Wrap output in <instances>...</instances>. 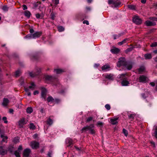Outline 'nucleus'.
Masks as SVG:
<instances>
[{
    "label": "nucleus",
    "mask_w": 157,
    "mask_h": 157,
    "mask_svg": "<svg viewBox=\"0 0 157 157\" xmlns=\"http://www.w3.org/2000/svg\"><path fill=\"white\" fill-rule=\"evenodd\" d=\"M145 69V67L144 66H141L139 68L136 69V71L139 74H141Z\"/></svg>",
    "instance_id": "nucleus-21"
},
{
    "label": "nucleus",
    "mask_w": 157,
    "mask_h": 157,
    "mask_svg": "<svg viewBox=\"0 0 157 157\" xmlns=\"http://www.w3.org/2000/svg\"><path fill=\"white\" fill-rule=\"evenodd\" d=\"M144 56L145 59H150L152 57L150 53L146 54L144 55Z\"/></svg>",
    "instance_id": "nucleus-25"
},
{
    "label": "nucleus",
    "mask_w": 157,
    "mask_h": 157,
    "mask_svg": "<svg viewBox=\"0 0 157 157\" xmlns=\"http://www.w3.org/2000/svg\"><path fill=\"white\" fill-rule=\"evenodd\" d=\"M7 150L4 149L2 146H0V155H5L7 154Z\"/></svg>",
    "instance_id": "nucleus-14"
},
{
    "label": "nucleus",
    "mask_w": 157,
    "mask_h": 157,
    "mask_svg": "<svg viewBox=\"0 0 157 157\" xmlns=\"http://www.w3.org/2000/svg\"><path fill=\"white\" fill-rule=\"evenodd\" d=\"M53 2L55 4L57 5L59 3V0H52Z\"/></svg>",
    "instance_id": "nucleus-52"
},
{
    "label": "nucleus",
    "mask_w": 157,
    "mask_h": 157,
    "mask_svg": "<svg viewBox=\"0 0 157 157\" xmlns=\"http://www.w3.org/2000/svg\"><path fill=\"white\" fill-rule=\"evenodd\" d=\"M51 17V19L53 20H54L55 19V14L53 13L52 12L51 13L50 15Z\"/></svg>",
    "instance_id": "nucleus-42"
},
{
    "label": "nucleus",
    "mask_w": 157,
    "mask_h": 157,
    "mask_svg": "<svg viewBox=\"0 0 157 157\" xmlns=\"http://www.w3.org/2000/svg\"><path fill=\"white\" fill-rule=\"evenodd\" d=\"M7 118L6 117H4L2 118V120L4 121V122L5 123H7L8 122L6 120Z\"/></svg>",
    "instance_id": "nucleus-54"
},
{
    "label": "nucleus",
    "mask_w": 157,
    "mask_h": 157,
    "mask_svg": "<svg viewBox=\"0 0 157 157\" xmlns=\"http://www.w3.org/2000/svg\"><path fill=\"white\" fill-rule=\"evenodd\" d=\"M150 84L152 86H155V84L154 82H151L150 83Z\"/></svg>",
    "instance_id": "nucleus-63"
},
{
    "label": "nucleus",
    "mask_w": 157,
    "mask_h": 157,
    "mask_svg": "<svg viewBox=\"0 0 157 157\" xmlns=\"http://www.w3.org/2000/svg\"><path fill=\"white\" fill-rule=\"evenodd\" d=\"M123 131L125 136H127L128 134V132L127 130L124 128L123 129Z\"/></svg>",
    "instance_id": "nucleus-51"
},
{
    "label": "nucleus",
    "mask_w": 157,
    "mask_h": 157,
    "mask_svg": "<svg viewBox=\"0 0 157 157\" xmlns=\"http://www.w3.org/2000/svg\"><path fill=\"white\" fill-rule=\"evenodd\" d=\"M111 52L113 54H117L120 51V49L116 48H114L110 50Z\"/></svg>",
    "instance_id": "nucleus-19"
},
{
    "label": "nucleus",
    "mask_w": 157,
    "mask_h": 157,
    "mask_svg": "<svg viewBox=\"0 0 157 157\" xmlns=\"http://www.w3.org/2000/svg\"><path fill=\"white\" fill-rule=\"evenodd\" d=\"M54 71L57 74H59L63 72H64V71L61 69H55L54 70Z\"/></svg>",
    "instance_id": "nucleus-28"
},
{
    "label": "nucleus",
    "mask_w": 157,
    "mask_h": 157,
    "mask_svg": "<svg viewBox=\"0 0 157 157\" xmlns=\"http://www.w3.org/2000/svg\"><path fill=\"white\" fill-rule=\"evenodd\" d=\"M24 13L25 16L28 18H29L30 17L31 14V13L28 10L25 11L24 12Z\"/></svg>",
    "instance_id": "nucleus-27"
},
{
    "label": "nucleus",
    "mask_w": 157,
    "mask_h": 157,
    "mask_svg": "<svg viewBox=\"0 0 157 157\" xmlns=\"http://www.w3.org/2000/svg\"><path fill=\"white\" fill-rule=\"evenodd\" d=\"M1 137L2 138V142H6V143L7 142V140L8 139V137L7 136H4L3 135L1 134Z\"/></svg>",
    "instance_id": "nucleus-29"
},
{
    "label": "nucleus",
    "mask_w": 157,
    "mask_h": 157,
    "mask_svg": "<svg viewBox=\"0 0 157 157\" xmlns=\"http://www.w3.org/2000/svg\"><path fill=\"white\" fill-rule=\"evenodd\" d=\"M93 117H90L86 118V122H89L93 120Z\"/></svg>",
    "instance_id": "nucleus-38"
},
{
    "label": "nucleus",
    "mask_w": 157,
    "mask_h": 157,
    "mask_svg": "<svg viewBox=\"0 0 157 157\" xmlns=\"http://www.w3.org/2000/svg\"><path fill=\"white\" fill-rule=\"evenodd\" d=\"M149 19L153 21H157V17H151L149 18Z\"/></svg>",
    "instance_id": "nucleus-44"
},
{
    "label": "nucleus",
    "mask_w": 157,
    "mask_h": 157,
    "mask_svg": "<svg viewBox=\"0 0 157 157\" xmlns=\"http://www.w3.org/2000/svg\"><path fill=\"white\" fill-rule=\"evenodd\" d=\"M13 147L11 145H10L8 147V150L10 151V153H11L13 152Z\"/></svg>",
    "instance_id": "nucleus-41"
},
{
    "label": "nucleus",
    "mask_w": 157,
    "mask_h": 157,
    "mask_svg": "<svg viewBox=\"0 0 157 157\" xmlns=\"http://www.w3.org/2000/svg\"><path fill=\"white\" fill-rule=\"evenodd\" d=\"M127 62L124 57H121L119 59V60L117 63V66L120 67L121 66L125 67Z\"/></svg>",
    "instance_id": "nucleus-2"
},
{
    "label": "nucleus",
    "mask_w": 157,
    "mask_h": 157,
    "mask_svg": "<svg viewBox=\"0 0 157 157\" xmlns=\"http://www.w3.org/2000/svg\"><path fill=\"white\" fill-rule=\"evenodd\" d=\"M129 84V82L124 79L121 82V85L122 86H127Z\"/></svg>",
    "instance_id": "nucleus-23"
},
{
    "label": "nucleus",
    "mask_w": 157,
    "mask_h": 157,
    "mask_svg": "<svg viewBox=\"0 0 157 157\" xmlns=\"http://www.w3.org/2000/svg\"><path fill=\"white\" fill-rule=\"evenodd\" d=\"M110 68V66L109 64H105L101 67V69L102 71H107L109 70Z\"/></svg>",
    "instance_id": "nucleus-20"
},
{
    "label": "nucleus",
    "mask_w": 157,
    "mask_h": 157,
    "mask_svg": "<svg viewBox=\"0 0 157 157\" xmlns=\"http://www.w3.org/2000/svg\"><path fill=\"white\" fill-rule=\"evenodd\" d=\"M83 23L84 24H86L87 25H89V23L88 21L87 20H84L83 21Z\"/></svg>",
    "instance_id": "nucleus-59"
},
{
    "label": "nucleus",
    "mask_w": 157,
    "mask_h": 157,
    "mask_svg": "<svg viewBox=\"0 0 157 157\" xmlns=\"http://www.w3.org/2000/svg\"><path fill=\"white\" fill-rule=\"evenodd\" d=\"M22 146L21 145L19 146L18 148V150L20 151V150H22Z\"/></svg>",
    "instance_id": "nucleus-61"
},
{
    "label": "nucleus",
    "mask_w": 157,
    "mask_h": 157,
    "mask_svg": "<svg viewBox=\"0 0 157 157\" xmlns=\"http://www.w3.org/2000/svg\"><path fill=\"white\" fill-rule=\"evenodd\" d=\"M37 136L38 135L37 134H35L33 135V137L34 139H36L37 137Z\"/></svg>",
    "instance_id": "nucleus-62"
},
{
    "label": "nucleus",
    "mask_w": 157,
    "mask_h": 157,
    "mask_svg": "<svg viewBox=\"0 0 157 157\" xmlns=\"http://www.w3.org/2000/svg\"><path fill=\"white\" fill-rule=\"evenodd\" d=\"M20 82H21V85H22L23 84V83H24V79L21 78L20 80Z\"/></svg>",
    "instance_id": "nucleus-60"
},
{
    "label": "nucleus",
    "mask_w": 157,
    "mask_h": 157,
    "mask_svg": "<svg viewBox=\"0 0 157 157\" xmlns=\"http://www.w3.org/2000/svg\"><path fill=\"white\" fill-rule=\"evenodd\" d=\"M47 124L51 125L53 123V121L50 118H49L46 121Z\"/></svg>",
    "instance_id": "nucleus-30"
},
{
    "label": "nucleus",
    "mask_w": 157,
    "mask_h": 157,
    "mask_svg": "<svg viewBox=\"0 0 157 157\" xmlns=\"http://www.w3.org/2000/svg\"><path fill=\"white\" fill-rule=\"evenodd\" d=\"M19 139L18 137H15L14 138L13 141L15 143H17L19 142Z\"/></svg>",
    "instance_id": "nucleus-39"
},
{
    "label": "nucleus",
    "mask_w": 157,
    "mask_h": 157,
    "mask_svg": "<svg viewBox=\"0 0 157 157\" xmlns=\"http://www.w3.org/2000/svg\"><path fill=\"white\" fill-rule=\"evenodd\" d=\"M29 128L31 129L34 130L35 129L36 127L33 123H31L30 124Z\"/></svg>",
    "instance_id": "nucleus-37"
},
{
    "label": "nucleus",
    "mask_w": 157,
    "mask_h": 157,
    "mask_svg": "<svg viewBox=\"0 0 157 157\" xmlns=\"http://www.w3.org/2000/svg\"><path fill=\"white\" fill-rule=\"evenodd\" d=\"M24 38L30 39L33 38L32 34H28L24 37Z\"/></svg>",
    "instance_id": "nucleus-36"
},
{
    "label": "nucleus",
    "mask_w": 157,
    "mask_h": 157,
    "mask_svg": "<svg viewBox=\"0 0 157 157\" xmlns=\"http://www.w3.org/2000/svg\"><path fill=\"white\" fill-rule=\"evenodd\" d=\"M90 127L89 130L90 133L92 134H94L95 133V131L93 128L94 127V124H90Z\"/></svg>",
    "instance_id": "nucleus-18"
},
{
    "label": "nucleus",
    "mask_w": 157,
    "mask_h": 157,
    "mask_svg": "<svg viewBox=\"0 0 157 157\" xmlns=\"http://www.w3.org/2000/svg\"><path fill=\"white\" fill-rule=\"evenodd\" d=\"M39 94V92L37 90L33 92V94L34 95H36Z\"/></svg>",
    "instance_id": "nucleus-64"
},
{
    "label": "nucleus",
    "mask_w": 157,
    "mask_h": 157,
    "mask_svg": "<svg viewBox=\"0 0 157 157\" xmlns=\"http://www.w3.org/2000/svg\"><path fill=\"white\" fill-rule=\"evenodd\" d=\"M35 85L33 82H32L31 83V85L29 86V88L30 89L33 90L34 89Z\"/></svg>",
    "instance_id": "nucleus-40"
},
{
    "label": "nucleus",
    "mask_w": 157,
    "mask_h": 157,
    "mask_svg": "<svg viewBox=\"0 0 157 157\" xmlns=\"http://www.w3.org/2000/svg\"><path fill=\"white\" fill-rule=\"evenodd\" d=\"M118 117H116L114 118L111 119L110 121L111 123L113 125H115L118 124V122L117 121L118 119Z\"/></svg>",
    "instance_id": "nucleus-16"
},
{
    "label": "nucleus",
    "mask_w": 157,
    "mask_h": 157,
    "mask_svg": "<svg viewBox=\"0 0 157 157\" xmlns=\"http://www.w3.org/2000/svg\"><path fill=\"white\" fill-rule=\"evenodd\" d=\"M155 134V136L156 138H157V128H156L155 129V132L154 133Z\"/></svg>",
    "instance_id": "nucleus-56"
},
{
    "label": "nucleus",
    "mask_w": 157,
    "mask_h": 157,
    "mask_svg": "<svg viewBox=\"0 0 157 157\" xmlns=\"http://www.w3.org/2000/svg\"><path fill=\"white\" fill-rule=\"evenodd\" d=\"M30 146L33 149H36L39 148V143L35 141H32L30 143Z\"/></svg>",
    "instance_id": "nucleus-3"
},
{
    "label": "nucleus",
    "mask_w": 157,
    "mask_h": 157,
    "mask_svg": "<svg viewBox=\"0 0 157 157\" xmlns=\"http://www.w3.org/2000/svg\"><path fill=\"white\" fill-rule=\"evenodd\" d=\"M36 18H42L43 17L41 16L40 14L39 13H37L36 14Z\"/></svg>",
    "instance_id": "nucleus-50"
},
{
    "label": "nucleus",
    "mask_w": 157,
    "mask_h": 157,
    "mask_svg": "<svg viewBox=\"0 0 157 157\" xmlns=\"http://www.w3.org/2000/svg\"><path fill=\"white\" fill-rule=\"evenodd\" d=\"M60 102V99L58 98H55L54 99V102L55 103L58 104Z\"/></svg>",
    "instance_id": "nucleus-47"
},
{
    "label": "nucleus",
    "mask_w": 157,
    "mask_h": 157,
    "mask_svg": "<svg viewBox=\"0 0 157 157\" xmlns=\"http://www.w3.org/2000/svg\"><path fill=\"white\" fill-rule=\"evenodd\" d=\"M133 49L132 47L128 48L126 50V52H128L131 51Z\"/></svg>",
    "instance_id": "nucleus-53"
},
{
    "label": "nucleus",
    "mask_w": 157,
    "mask_h": 157,
    "mask_svg": "<svg viewBox=\"0 0 157 157\" xmlns=\"http://www.w3.org/2000/svg\"><path fill=\"white\" fill-rule=\"evenodd\" d=\"M58 30L59 32H62L64 31V28L61 26H59L57 27Z\"/></svg>",
    "instance_id": "nucleus-33"
},
{
    "label": "nucleus",
    "mask_w": 157,
    "mask_h": 157,
    "mask_svg": "<svg viewBox=\"0 0 157 157\" xmlns=\"http://www.w3.org/2000/svg\"><path fill=\"white\" fill-rule=\"evenodd\" d=\"M33 111V109L31 107H28L26 109V112L28 113H31Z\"/></svg>",
    "instance_id": "nucleus-35"
},
{
    "label": "nucleus",
    "mask_w": 157,
    "mask_h": 157,
    "mask_svg": "<svg viewBox=\"0 0 157 157\" xmlns=\"http://www.w3.org/2000/svg\"><path fill=\"white\" fill-rule=\"evenodd\" d=\"M21 73V71L19 70H17L16 71L15 76L16 77H17L19 76Z\"/></svg>",
    "instance_id": "nucleus-46"
},
{
    "label": "nucleus",
    "mask_w": 157,
    "mask_h": 157,
    "mask_svg": "<svg viewBox=\"0 0 157 157\" xmlns=\"http://www.w3.org/2000/svg\"><path fill=\"white\" fill-rule=\"evenodd\" d=\"M47 100L48 102H52L54 103V99L51 96H49L47 98Z\"/></svg>",
    "instance_id": "nucleus-26"
},
{
    "label": "nucleus",
    "mask_w": 157,
    "mask_h": 157,
    "mask_svg": "<svg viewBox=\"0 0 157 157\" xmlns=\"http://www.w3.org/2000/svg\"><path fill=\"white\" fill-rule=\"evenodd\" d=\"M128 70H131L132 68V64L131 63L127 62L126 64L125 67Z\"/></svg>",
    "instance_id": "nucleus-22"
},
{
    "label": "nucleus",
    "mask_w": 157,
    "mask_h": 157,
    "mask_svg": "<svg viewBox=\"0 0 157 157\" xmlns=\"http://www.w3.org/2000/svg\"><path fill=\"white\" fill-rule=\"evenodd\" d=\"M103 76H104L106 78L110 80H113L114 78V75L113 74H106L103 75Z\"/></svg>",
    "instance_id": "nucleus-8"
},
{
    "label": "nucleus",
    "mask_w": 157,
    "mask_h": 157,
    "mask_svg": "<svg viewBox=\"0 0 157 157\" xmlns=\"http://www.w3.org/2000/svg\"><path fill=\"white\" fill-rule=\"evenodd\" d=\"M105 108L108 110H109L110 109V106L109 104H107L105 105Z\"/></svg>",
    "instance_id": "nucleus-49"
},
{
    "label": "nucleus",
    "mask_w": 157,
    "mask_h": 157,
    "mask_svg": "<svg viewBox=\"0 0 157 157\" xmlns=\"http://www.w3.org/2000/svg\"><path fill=\"white\" fill-rule=\"evenodd\" d=\"M14 155L16 157H20V153L17 151H16L14 152Z\"/></svg>",
    "instance_id": "nucleus-43"
},
{
    "label": "nucleus",
    "mask_w": 157,
    "mask_h": 157,
    "mask_svg": "<svg viewBox=\"0 0 157 157\" xmlns=\"http://www.w3.org/2000/svg\"><path fill=\"white\" fill-rule=\"evenodd\" d=\"M108 3L109 4H112L111 7L113 8H117L119 7L121 5L120 1L118 0H109Z\"/></svg>",
    "instance_id": "nucleus-1"
},
{
    "label": "nucleus",
    "mask_w": 157,
    "mask_h": 157,
    "mask_svg": "<svg viewBox=\"0 0 157 157\" xmlns=\"http://www.w3.org/2000/svg\"><path fill=\"white\" fill-rule=\"evenodd\" d=\"M75 147V148L78 151H80L81 149V147H78L77 146H74Z\"/></svg>",
    "instance_id": "nucleus-57"
},
{
    "label": "nucleus",
    "mask_w": 157,
    "mask_h": 157,
    "mask_svg": "<svg viewBox=\"0 0 157 157\" xmlns=\"http://www.w3.org/2000/svg\"><path fill=\"white\" fill-rule=\"evenodd\" d=\"M18 124L21 127H23V125L26 124V122L25 118L21 119L18 122Z\"/></svg>",
    "instance_id": "nucleus-12"
},
{
    "label": "nucleus",
    "mask_w": 157,
    "mask_h": 157,
    "mask_svg": "<svg viewBox=\"0 0 157 157\" xmlns=\"http://www.w3.org/2000/svg\"><path fill=\"white\" fill-rule=\"evenodd\" d=\"M128 40L127 39H125L121 42H119L118 43V44L119 45H121L126 43V40Z\"/></svg>",
    "instance_id": "nucleus-34"
},
{
    "label": "nucleus",
    "mask_w": 157,
    "mask_h": 157,
    "mask_svg": "<svg viewBox=\"0 0 157 157\" xmlns=\"http://www.w3.org/2000/svg\"><path fill=\"white\" fill-rule=\"evenodd\" d=\"M45 79L47 80H49L51 81H53L54 80H56L55 79V78L54 77H53L50 75H46L45 76Z\"/></svg>",
    "instance_id": "nucleus-17"
},
{
    "label": "nucleus",
    "mask_w": 157,
    "mask_h": 157,
    "mask_svg": "<svg viewBox=\"0 0 157 157\" xmlns=\"http://www.w3.org/2000/svg\"><path fill=\"white\" fill-rule=\"evenodd\" d=\"M31 150L29 148L25 149L23 153V156L25 157H28L31 153Z\"/></svg>",
    "instance_id": "nucleus-6"
},
{
    "label": "nucleus",
    "mask_w": 157,
    "mask_h": 157,
    "mask_svg": "<svg viewBox=\"0 0 157 157\" xmlns=\"http://www.w3.org/2000/svg\"><path fill=\"white\" fill-rule=\"evenodd\" d=\"M151 47L157 46V42H154L153 43L150 45Z\"/></svg>",
    "instance_id": "nucleus-48"
},
{
    "label": "nucleus",
    "mask_w": 157,
    "mask_h": 157,
    "mask_svg": "<svg viewBox=\"0 0 157 157\" xmlns=\"http://www.w3.org/2000/svg\"><path fill=\"white\" fill-rule=\"evenodd\" d=\"M131 10H135L136 6H135L132 5H128L127 6Z\"/></svg>",
    "instance_id": "nucleus-32"
},
{
    "label": "nucleus",
    "mask_w": 157,
    "mask_h": 157,
    "mask_svg": "<svg viewBox=\"0 0 157 157\" xmlns=\"http://www.w3.org/2000/svg\"><path fill=\"white\" fill-rule=\"evenodd\" d=\"M9 102L10 101L7 98H4L2 103V105L4 107H6L8 105Z\"/></svg>",
    "instance_id": "nucleus-15"
},
{
    "label": "nucleus",
    "mask_w": 157,
    "mask_h": 157,
    "mask_svg": "<svg viewBox=\"0 0 157 157\" xmlns=\"http://www.w3.org/2000/svg\"><path fill=\"white\" fill-rule=\"evenodd\" d=\"M2 9L5 11H7L8 10V7L7 6H3L2 7Z\"/></svg>",
    "instance_id": "nucleus-45"
},
{
    "label": "nucleus",
    "mask_w": 157,
    "mask_h": 157,
    "mask_svg": "<svg viewBox=\"0 0 157 157\" xmlns=\"http://www.w3.org/2000/svg\"><path fill=\"white\" fill-rule=\"evenodd\" d=\"M97 125L98 126H102L103 123L100 121H98L97 123Z\"/></svg>",
    "instance_id": "nucleus-58"
},
{
    "label": "nucleus",
    "mask_w": 157,
    "mask_h": 157,
    "mask_svg": "<svg viewBox=\"0 0 157 157\" xmlns=\"http://www.w3.org/2000/svg\"><path fill=\"white\" fill-rule=\"evenodd\" d=\"M90 127V125L89 126H86L83 127L81 129L82 133L85 132L88 130H89Z\"/></svg>",
    "instance_id": "nucleus-24"
},
{
    "label": "nucleus",
    "mask_w": 157,
    "mask_h": 157,
    "mask_svg": "<svg viewBox=\"0 0 157 157\" xmlns=\"http://www.w3.org/2000/svg\"><path fill=\"white\" fill-rule=\"evenodd\" d=\"M66 143L68 147L70 146L73 144V141L72 139L70 138H67L66 140Z\"/></svg>",
    "instance_id": "nucleus-13"
},
{
    "label": "nucleus",
    "mask_w": 157,
    "mask_h": 157,
    "mask_svg": "<svg viewBox=\"0 0 157 157\" xmlns=\"http://www.w3.org/2000/svg\"><path fill=\"white\" fill-rule=\"evenodd\" d=\"M46 90L45 88H42L41 89V96L45 100L46 99Z\"/></svg>",
    "instance_id": "nucleus-11"
},
{
    "label": "nucleus",
    "mask_w": 157,
    "mask_h": 157,
    "mask_svg": "<svg viewBox=\"0 0 157 157\" xmlns=\"http://www.w3.org/2000/svg\"><path fill=\"white\" fill-rule=\"evenodd\" d=\"M147 26H154L156 25V23L154 21H151L149 20L146 21L144 23Z\"/></svg>",
    "instance_id": "nucleus-9"
},
{
    "label": "nucleus",
    "mask_w": 157,
    "mask_h": 157,
    "mask_svg": "<svg viewBox=\"0 0 157 157\" xmlns=\"http://www.w3.org/2000/svg\"><path fill=\"white\" fill-rule=\"evenodd\" d=\"M148 78L144 75H140L139 78V81L140 82L145 83L147 82Z\"/></svg>",
    "instance_id": "nucleus-5"
},
{
    "label": "nucleus",
    "mask_w": 157,
    "mask_h": 157,
    "mask_svg": "<svg viewBox=\"0 0 157 157\" xmlns=\"http://www.w3.org/2000/svg\"><path fill=\"white\" fill-rule=\"evenodd\" d=\"M22 7H23V10H25L27 9V7L25 5L23 4L22 5Z\"/></svg>",
    "instance_id": "nucleus-55"
},
{
    "label": "nucleus",
    "mask_w": 157,
    "mask_h": 157,
    "mask_svg": "<svg viewBox=\"0 0 157 157\" xmlns=\"http://www.w3.org/2000/svg\"><path fill=\"white\" fill-rule=\"evenodd\" d=\"M42 34V32L41 31L36 32L34 34H32L33 38L35 39L40 37Z\"/></svg>",
    "instance_id": "nucleus-10"
},
{
    "label": "nucleus",
    "mask_w": 157,
    "mask_h": 157,
    "mask_svg": "<svg viewBox=\"0 0 157 157\" xmlns=\"http://www.w3.org/2000/svg\"><path fill=\"white\" fill-rule=\"evenodd\" d=\"M135 116V114H130L128 115V118L130 119L131 121H133L134 119V117Z\"/></svg>",
    "instance_id": "nucleus-31"
},
{
    "label": "nucleus",
    "mask_w": 157,
    "mask_h": 157,
    "mask_svg": "<svg viewBox=\"0 0 157 157\" xmlns=\"http://www.w3.org/2000/svg\"><path fill=\"white\" fill-rule=\"evenodd\" d=\"M133 22L137 25H139L142 23V20L138 17L135 16L133 18Z\"/></svg>",
    "instance_id": "nucleus-4"
},
{
    "label": "nucleus",
    "mask_w": 157,
    "mask_h": 157,
    "mask_svg": "<svg viewBox=\"0 0 157 157\" xmlns=\"http://www.w3.org/2000/svg\"><path fill=\"white\" fill-rule=\"evenodd\" d=\"M37 71L36 73H33L30 72L29 74L30 76L32 77H34L36 75H38L40 72L41 71L40 68H38L36 69Z\"/></svg>",
    "instance_id": "nucleus-7"
}]
</instances>
